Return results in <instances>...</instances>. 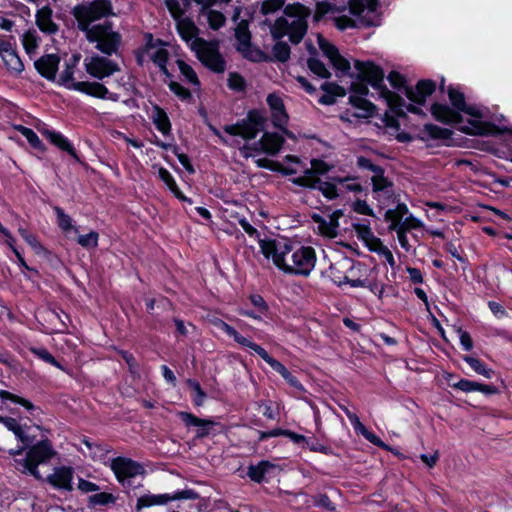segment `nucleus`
I'll return each mask as SVG.
<instances>
[{
	"label": "nucleus",
	"instance_id": "54",
	"mask_svg": "<svg viewBox=\"0 0 512 512\" xmlns=\"http://www.w3.org/2000/svg\"><path fill=\"white\" fill-rule=\"evenodd\" d=\"M22 135L26 138L27 142L34 150L44 153L46 151V146L42 142V140L38 137V135L31 128H23Z\"/></svg>",
	"mask_w": 512,
	"mask_h": 512
},
{
	"label": "nucleus",
	"instance_id": "9",
	"mask_svg": "<svg viewBox=\"0 0 512 512\" xmlns=\"http://www.w3.org/2000/svg\"><path fill=\"white\" fill-rule=\"evenodd\" d=\"M199 498L198 492L193 489L178 490L173 494H145L137 499L136 509L142 510L157 505H165L168 502L176 500H196Z\"/></svg>",
	"mask_w": 512,
	"mask_h": 512
},
{
	"label": "nucleus",
	"instance_id": "20",
	"mask_svg": "<svg viewBox=\"0 0 512 512\" xmlns=\"http://www.w3.org/2000/svg\"><path fill=\"white\" fill-rule=\"evenodd\" d=\"M177 416L186 427H198L196 432L198 439L207 437L210 434V429L216 425L214 420L199 418L191 412L179 411Z\"/></svg>",
	"mask_w": 512,
	"mask_h": 512
},
{
	"label": "nucleus",
	"instance_id": "31",
	"mask_svg": "<svg viewBox=\"0 0 512 512\" xmlns=\"http://www.w3.org/2000/svg\"><path fill=\"white\" fill-rule=\"evenodd\" d=\"M151 118L159 132L165 136L171 134L172 125L166 111L162 107L154 105Z\"/></svg>",
	"mask_w": 512,
	"mask_h": 512
},
{
	"label": "nucleus",
	"instance_id": "14",
	"mask_svg": "<svg viewBox=\"0 0 512 512\" xmlns=\"http://www.w3.org/2000/svg\"><path fill=\"white\" fill-rule=\"evenodd\" d=\"M455 377V374L447 373L445 379L451 388L462 391L464 393L480 392L485 396H492L500 393L499 389L493 384H485L465 378H461L457 382L450 383V378Z\"/></svg>",
	"mask_w": 512,
	"mask_h": 512
},
{
	"label": "nucleus",
	"instance_id": "63",
	"mask_svg": "<svg viewBox=\"0 0 512 512\" xmlns=\"http://www.w3.org/2000/svg\"><path fill=\"white\" fill-rule=\"evenodd\" d=\"M367 223H353L352 227L356 233L357 238L362 242H367V240L374 234L370 227V223L366 220Z\"/></svg>",
	"mask_w": 512,
	"mask_h": 512
},
{
	"label": "nucleus",
	"instance_id": "28",
	"mask_svg": "<svg viewBox=\"0 0 512 512\" xmlns=\"http://www.w3.org/2000/svg\"><path fill=\"white\" fill-rule=\"evenodd\" d=\"M9 46V42L2 40V62L13 75H19L24 70V64Z\"/></svg>",
	"mask_w": 512,
	"mask_h": 512
},
{
	"label": "nucleus",
	"instance_id": "64",
	"mask_svg": "<svg viewBox=\"0 0 512 512\" xmlns=\"http://www.w3.org/2000/svg\"><path fill=\"white\" fill-rule=\"evenodd\" d=\"M307 11V8L305 5L296 2L293 4H288L284 6L283 12L287 17L291 18H303L304 13Z\"/></svg>",
	"mask_w": 512,
	"mask_h": 512
},
{
	"label": "nucleus",
	"instance_id": "50",
	"mask_svg": "<svg viewBox=\"0 0 512 512\" xmlns=\"http://www.w3.org/2000/svg\"><path fill=\"white\" fill-rule=\"evenodd\" d=\"M186 383L187 386L194 392V395L192 397V402L194 406H202L207 395L205 391L202 389L200 383L196 379L191 378H189Z\"/></svg>",
	"mask_w": 512,
	"mask_h": 512
},
{
	"label": "nucleus",
	"instance_id": "53",
	"mask_svg": "<svg viewBox=\"0 0 512 512\" xmlns=\"http://www.w3.org/2000/svg\"><path fill=\"white\" fill-rule=\"evenodd\" d=\"M315 190L320 191L322 195L329 201L335 200L339 197L338 188L333 182L323 181L320 179V182L317 184Z\"/></svg>",
	"mask_w": 512,
	"mask_h": 512
},
{
	"label": "nucleus",
	"instance_id": "51",
	"mask_svg": "<svg viewBox=\"0 0 512 512\" xmlns=\"http://www.w3.org/2000/svg\"><path fill=\"white\" fill-rule=\"evenodd\" d=\"M115 502L116 497L108 492L96 493L88 498L89 507H95L97 505L107 506L109 504H114Z\"/></svg>",
	"mask_w": 512,
	"mask_h": 512
},
{
	"label": "nucleus",
	"instance_id": "32",
	"mask_svg": "<svg viewBox=\"0 0 512 512\" xmlns=\"http://www.w3.org/2000/svg\"><path fill=\"white\" fill-rule=\"evenodd\" d=\"M347 10L346 4L336 5L329 1H319L316 3L315 12L313 15V21L320 22L325 15L329 13H343Z\"/></svg>",
	"mask_w": 512,
	"mask_h": 512
},
{
	"label": "nucleus",
	"instance_id": "44",
	"mask_svg": "<svg viewBox=\"0 0 512 512\" xmlns=\"http://www.w3.org/2000/svg\"><path fill=\"white\" fill-rule=\"evenodd\" d=\"M308 69L322 79L331 78L330 71L326 68L325 64L317 57H309L307 59Z\"/></svg>",
	"mask_w": 512,
	"mask_h": 512
},
{
	"label": "nucleus",
	"instance_id": "7",
	"mask_svg": "<svg viewBox=\"0 0 512 512\" xmlns=\"http://www.w3.org/2000/svg\"><path fill=\"white\" fill-rule=\"evenodd\" d=\"M357 270L361 275L355 279L344 276L342 280L334 279V283L341 287L344 284H348L353 288H367L370 292L375 294L379 299H382L384 294V285L379 284L376 280H369L370 269L368 266L360 261L353 262L350 267V272L354 273Z\"/></svg>",
	"mask_w": 512,
	"mask_h": 512
},
{
	"label": "nucleus",
	"instance_id": "12",
	"mask_svg": "<svg viewBox=\"0 0 512 512\" xmlns=\"http://www.w3.org/2000/svg\"><path fill=\"white\" fill-rule=\"evenodd\" d=\"M2 425L5 426V428L11 432L18 441L17 450H13L12 448H2V451L6 450L11 455L19 454L33 443V439L27 433V429H29V427L26 425L23 426L18 419L10 416H2Z\"/></svg>",
	"mask_w": 512,
	"mask_h": 512
},
{
	"label": "nucleus",
	"instance_id": "3",
	"mask_svg": "<svg viewBox=\"0 0 512 512\" xmlns=\"http://www.w3.org/2000/svg\"><path fill=\"white\" fill-rule=\"evenodd\" d=\"M214 325L227 334L229 337H232L236 343L243 347L250 348L253 350L259 357H261L275 372L279 373L282 378L293 388L302 392L305 391L303 384L299 381V379L294 376L288 368L282 364L280 361L272 357L262 346L255 343L251 339L244 337L240 334L233 326L228 324L222 319H217L214 322Z\"/></svg>",
	"mask_w": 512,
	"mask_h": 512
},
{
	"label": "nucleus",
	"instance_id": "22",
	"mask_svg": "<svg viewBox=\"0 0 512 512\" xmlns=\"http://www.w3.org/2000/svg\"><path fill=\"white\" fill-rule=\"evenodd\" d=\"M41 133L52 145L57 147L59 150L66 152L76 162H78L80 164L83 163L82 159L78 155L73 144L61 132L55 131V130L44 129Z\"/></svg>",
	"mask_w": 512,
	"mask_h": 512
},
{
	"label": "nucleus",
	"instance_id": "61",
	"mask_svg": "<svg viewBox=\"0 0 512 512\" xmlns=\"http://www.w3.org/2000/svg\"><path fill=\"white\" fill-rule=\"evenodd\" d=\"M318 45L323 54L331 61L336 55H338V48L326 40L321 34L318 35Z\"/></svg>",
	"mask_w": 512,
	"mask_h": 512
},
{
	"label": "nucleus",
	"instance_id": "37",
	"mask_svg": "<svg viewBox=\"0 0 512 512\" xmlns=\"http://www.w3.org/2000/svg\"><path fill=\"white\" fill-rule=\"evenodd\" d=\"M81 59L79 53L73 54L71 58L65 63V68L60 74L59 84L68 88V86L74 81V72L77 64Z\"/></svg>",
	"mask_w": 512,
	"mask_h": 512
},
{
	"label": "nucleus",
	"instance_id": "24",
	"mask_svg": "<svg viewBox=\"0 0 512 512\" xmlns=\"http://www.w3.org/2000/svg\"><path fill=\"white\" fill-rule=\"evenodd\" d=\"M421 134L419 139L422 141L442 140L445 146L453 145L452 136L454 133L451 129L443 128L433 123H426L423 125Z\"/></svg>",
	"mask_w": 512,
	"mask_h": 512
},
{
	"label": "nucleus",
	"instance_id": "33",
	"mask_svg": "<svg viewBox=\"0 0 512 512\" xmlns=\"http://www.w3.org/2000/svg\"><path fill=\"white\" fill-rule=\"evenodd\" d=\"M308 24L304 18L293 20L288 27V36L292 44H299L307 33Z\"/></svg>",
	"mask_w": 512,
	"mask_h": 512
},
{
	"label": "nucleus",
	"instance_id": "34",
	"mask_svg": "<svg viewBox=\"0 0 512 512\" xmlns=\"http://www.w3.org/2000/svg\"><path fill=\"white\" fill-rule=\"evenodd\" d=\"M273 468H275V465L270 461L262 460L258 464L248 467L247 476L252 481L260 484L265 481V475Z\"/></svg>",
	"mask_w": 512,
	"mask_h": 512
},
{
	"label": "nucleus",
	"instance_id": "17",
	"mask_svg": "<svg viewBox=\"0 0 512 512\" xmlns=\"http://www.w3.org/2000/svg\"><path fill=\"white\" fill-rule=\"evenodd\" d=\"M436 91V82L431 79H421L414 87L405 89V96L414 104L425 105L426 100Z\"/></svg>",
	"mask_w": 512,
	"mask_h": 512
},
{
	"label": "nucleus",
	"instance_id": "27",
	"mask_svg": "<svg viewBox=\"0 0 512 512\" xmlns=\"http://www.w3.org/2000/svg\"><path fill=\"white\" fill-rule=\"evenodd\" d=\"M379 96L386 101L387 106L393 114L401 118L407 117V114L404 111L405 100L397 92L391 91L387 87H383L382 92H379Z\"/></svg>",
	"mask_w": 512,
	"mask_h": 512
},
{
	"label": "nucleus",
	"instance_id": "60",
	"mask_svg": "<svg viewBox=\"0 0 512 512\" xmlns=\"http://www.w3.org/2000/svg\"><path fill=\"white\" fill-rule=\"evenodd\" d=\"M170 151H172V153L177 157L181 165L189 174H194L196 172L190 157L187 154L180 152L178 145L174 144Z\"/></svg>",
	"mask_w": 512,
	"mask_h": 512
},
{
	"label": "nucleus",
	"instance_id": "42",
	"mask_svg": "<svg viewBox=\"0 0 512 512\" xmlns=\"http://www.w3.org/2000/svg\"><path fill=\"white\" fill-rule=\"evenodd\" d=\"M291 48L285 41H276L272 47V55L274 61L286 63L290 59Z\"/></svg>",
	"mask_w": 512,
	"mask_h": 512
},
{
	"label": "nucleus",
	"instance_id": "6",
	"mask_svg": "<svg viewBox=\"0 0 512 512\" xmlns=\"http://www.w3.org/2000/svg\"><path fill=\"white\" fill-rule=\"evenodd\" d=\"M200 62L214 73L221 74L226 70V61L221 55L216 43L208 42L203 38H196L192 45Z\"/></svg>",
	"mask_w": 512,
	"mask_h": 512
},
{
	"label": "nucleus",
	"instance_id": "4",
	"mask_svg": "<svg viewBox=\"0 0 512 512\" xmlns=\"http://www.w3.org/2000/svg\"><path fill=\"white\" fill-rule=\"evenodd\" d=\"M27 448L25 458L15 460L16 469L28 473L37 480H42L38 465L50 461L56 455L52 443L49 439H43L36 444L31 443Z\"/></svg>",
	"mask_w": 512,
	"mask_h": 512
},
{
	"label": "nucleus",
	"instance_id": "36",
	"mask_svg": "<svg viewBox=\"0 0 512 512\" xmlns=\"http://www.w3.org/2000/svg\"><path fill=\"white\" fill-rule=\"evenodd\" d=\"M176 30L181 39L186 42L195 38L199 32L195 23L188 17L177 21Z\"/></svg>",
	"mask_w": 512,
	"mask_h": 512
},
{
	"label": "nucleus",
	"instance_id": "25",
	"mask_svg": "<svg viewBox=\"0 0 512 512\" xmlns=\"http://www.w3.org/2000/svg\"><path fill=\"white\" fill-rule=\"evenodd\" d=\"M35 22L39 30L47 35H55L59 26L53 21V10L49 5L38 9L35 15Z\"/></svg>",
	"mask_w": 512,
	"mask_h": 512
},
{
	"label": "nucleus",
	"instance_id": "21",
	"mask_svg": "<svg viewBox=\"0 0 512 512\" xmlns=\"http://www.w3.org/2000/svg\"><path fill=\"white\" fill-rule=\"evenodd\" d=\"M60 60L58 54H44L34 62V67L43 78L53 82L56 79Z\"/></svg>",
	"mask_w": 512,
	"mask_h": 512
},
{
	"label": "nucleus",
	"instance_id": "56",
	"mask_svg": "<svg viewBox=\"0 0 512 512\" xmlns=\"http://www.w3.org/2000/svg\"><path fill=\"white\" fill-rule=\"evenodd\" d=\"M372 191L374 193L380 192H388L389 189H392L394 184L393 181L390 180L385 175L381 176H372L371 177Z\"/></svg>",
	"mask_w": 512,
	"mask_h": 512
},
{
	"label": "nucleus",
	"instance_id": "45",
	"mask_svg": "<svg viewBox=\"0 0 512 512\" xmlns=\"http://www.w3.org/2000/svg\"><path fill=\"white\" fill-rule=\"evenodd\" d=\"M227 86L230 90L238 93H244L247 90L246 79L238 72L229 73Z\"/></svg>",
	"mask_w": 512,
	"mask_h": 512
},
{
	"label": "nucleus",
	"instance_id": "5",
	"mask_svg": "<svg viewBox=\"0 0 512 512\" xmlns=\"http://www.w3.org/2000/svg\"><path fill=\"white\" fill-rule=\"evenodd\" d=\"M266 117L259 109H251L245 118L235 124L225 125L223 130L230 136H240L250 141L256 138L259 132L263 131L266 124Z\"/></svg>",
	"mask_w": 512,
	"mask_h": 512
},
{
	"label": "nucleus",
	"instance_id": "23",
	"mask_svg": "<svg viewBox=\"0 0 512 512\" xmlns=\"http://www.w3.org/2000/svg\"><path fill=\"white\" fill-rule=\"evenodd\" d=\"M6 408L12 415H15L21 418V409L23 408L25 411L34 410L35 406L33 403L20 397L16 394H13L9 391L2 390V410Z\"/></svg>",
	"mask_w": 512,
	"mask_h": 512
},
{
	"label": "nucleus",
	"instance_id": "30",
	"mask_svg": "<svg viewBox=\"0 0 512 512\" xmlns=\"http://www.w3.org/2000/svg\"><path fill=\"white\" fill-rule=\"evenodd\" d=\"M349 103L356 109L360 110L361 113L354 114L357 118H370L373 117L377 111V107L371 101L365 97L360 96H349Z\"/></svg>",
	"mask_w": 512,
	"mask_h": 512
},
{
	"label": "nucleus",
	"instance_id": "59",
	"mask_svg": "<svg viewBox=\"0 0 512 512\" xmlns=\"http://www.w3.org/2000/svg\"><path fill=\"white\" fill-rule=\"evenodd\" d=\"M54 212L57 217V224L63 231L68 232L73 229L72 218L61 207L55 206Z\"/></svg>",
	"mask_w": 512,
	"mask_h": 512
},
{
	"label": "nucleus",
	"instance_id": "62",
	"mask_svg": "<svg viewBox=\"0 0 512 512\" xmlns=\"http://www.w3.org/2000/svg\"><path fill=\"white\" fill-rule=\"evenodd\" d=\"M99 234L96 231H90L88 234L79 235L77 243L83 248L90 249L98 246Z\"/></svg>",
	"mask_w": 512,
	"mask_h": 512
},
{
	"label": "nucleus",
	"instance_id": "26",
	"mask_svg": "<svg viewBox=\"0 0 512 512\" xmlns=\"http://www.w3.org/2000/svg\"><path fill=\"white\" fill-rule=\"evenodd\" d=\"M284 142L282 135L276 132H264L256 145H259L260 150L264 153L275 156L281 150Z\"/></svg>",
	"mask_w": 512,
	"mask_h": 512
},
{
	"label": "nucleus",
	"instance_id": "43",
	"mask_svg": "<svg viewBox=\"0 0 512 512\" xmlns=\"http://www.w3.org/2000/svg\"><path fill=\"white\" fill-rule=\"evenodd\" d=\"M30 352L38 359L64 371V366L44 347H31Z\"/></svg>",
	"mask_w": 512,
	"mask_h": 512
},
{
	"label": "nucleus",
	"instance_id": "16",
	"mask_svg": "<svg viewBox=\"0 0 512 512\" xmlns=\"http://www.w3.org/2000/svg\"><path fill=\"white\" fill-rule=\"evenodd\" d=\"M85 68L90 76L98 80H103L120 70L116 62L98 55L92 57L91 60L85 64Z\"/></svg>",
	"mask_w": 512,
	"mask_h": 512
},
{
	"label": "nucleus",
	"instance_id": "35",
	"mask_svg": "<svg viewBox=\"0 0 512 512\" xmlns=\"http://www.w3.org/2000/svg\"><path fill=\"white\" fill-rule=\"evenodd\" d=\"M320 177L314 172L313 166L304 170V175L291 179V182L299 187L314 190L320 182Z\"/></svg>",
	"mask_w": 512,
	"mask_h": 512
},
{
	"label": "nucleus",
	"instance_id": "48",
	"mask_svg": "<svg viewBox=\"0 0 512 512\" xmlns=\"http://www.w3.org/2000/svg\"><path fill=\"white\" fill-rule=\"evenodd\" d=\"M356 165L359 169L371 171L373 176L385 175V169L382 166L374 164L371 159L363 155L357 157Z\"/></svg>",
	"mask_w": 512,
	"mask_h": 512
},
{
	"label": "nucleus",
	"instance_id": "2",
	"mask_svg": "<svg viewBox=\"0 0 512 512\" xmlns=\"http://www.w3.org/2000/svg\"><path fill=\"white\" fill-rule=\"evenodd\" d=\"M259 246L266 259L272 258L273 264L285 274L308 277L316 264V252L311 246H301L291 255L292 264L285 260V252H278L274 239L260 240Z\"/></svg>",
	"mask_w": 512,
	"mask_h": 512
},
{
	"label": "nucleus",
	"instance_id": "18",
	"mask_svg": "<svg viewBox=\"0 0 512 512\" xmlns=\"http://www.w3.org/2000/svg\"><path fill=\"white\" fill-rule=\"evenodd\" d=\"M430 113L434 120L444 125H459L463 122V116L447 104L434 102L430 107Z\"/></svg>",
	"mask_w": 512,
	"mask_h": 512
},
{
	"label": "nucleus",
	"instance_id": "19",
	"mask_svg": "<svg viewBox=\"0 0 512 512\" xmlns=\"http://www.w3.org/2000/svg\"><path fill=\"white\" fill-rule=\"evenodd\" d=\"M74 476V470L70 466L55 467L54 472L49 474L45 481L52 487L59 490L72 491L73 485L72 480Z\"/></svg>",
	"mask_w": 512,
	"mask_h": 512
},
{
	"label": "nucleus",
	"instance_id": "13",
	"mask_svg": "<svg viewBox=\"0 0 512 512\" xmlns=\"http://www.w3.org/2000/svg\"><path fill=\"white\" fill-rule=\"evenodd\" d=\"M68 89L78 91L80 93H83L85 95L102 99V100H110L113 102H117L119 100V94L110 92L108 88L97 81H78V82H72Z\"/></svg>",
	"mask_w": 512,
	"mask_h": 512
},
{
	"label": "nucleus",
	"instance_id": "8",
	"mask_svg": "<svg viewBox=\"0 0 512 512\" xmlns=\"http://www.w3.org/2000/svg\"><path fill=\"white\" fill-rule=\"evenodd\" d=\"M110 469L119 484L123 487L131 486V479L138 475H145L146 471L143 465L131 458L124 456H117L110 462Z\"/></svg>",
	"mask_w": 512,
	"mask_h": 512
},
{
	"label": "nucleus",
	"instance_id": "57",
	"mask_svg": "<svg viewBox=\"0 0 512 512\" xmlns=\"http://www.w3.org/2000/svg\"><path fill=\"white\" fill-rule=\"evenodd\" d=\"M115 351L127 364L129 373L133 376L138 375L139 363L135 356L127 350L115 348Z\"/></svg>",
	"mask_w": 512,
	"mask_h": 512
},
{
	"label": "nucleus",
	"instance_id": "47",
	"mask_svg": "<svg viewBox=\"0 0 512 512\" xmlns=\"http://www.w3.org/2000/svg\"><path fill=\"white\" fill-rule=\"evenodd\" d=\"M448 98L451 104V107L454 108L456 111H459L461 114L462 108L465 106L466 97L465 94L460 91L457 88H454L453 86H450L448 88Z\"/></svg>",
	"mask_w": 512,
	"mask_h": 512
},
{
	"label": "nucleus",
	"instance_id": "29",
	"mask_svg": "<svg viewBox=\"0 0 512 512\" xmlns=\"http://www.w3.org/2000/svg\"><path fill=\"white\" fill-rule=\"evenodd\" d=\"M347 9H349L350 14L358 17V22L361 26L365 28L378 26L379 23L375 22L372 16L366 14L363 15L365 11V4L363 0H348Z\"/></svg>",
	"mask_w": 512,
	"mask_h": 512
},
{
	"label": "nucleus",
	"instance_id": "55",
	"mask_svg": "<svg viewBox=\"0 0 512 512\" xmlns=\"http://www.w3.org/2000/svg\"><path fill=\"white\" fill-rule=\"evenodd\" d=\"M387 80L390 85L397 91L403 92L405 94V89L410 86L407 84L406 77L398 71L392 70L388 76Z\"/></svg>",
	"mask_w": 512,
	"mask_h": 512
},
{
	"label": "nucleus",
	"instance_id": "38",
	"mask_svg": "<svg viewBox=\"0 0 512 512\" xmlns=\"http://www.w3.org/2000/svg\"><path fill=\"white\" fill-rule=\"evenodd\" d=\"M20 236L25 240V242L32 248V250L37 255L49 256L51 255V251L48 250L38 239L36 234L29 232L26 229H19Z\"/></svg>",
	"mask_w": 512,
	"mask_h": 512
},
{
	"label": "nucleus",
	"instance_id": "49",
	"mask_svg": "<svg viewBox=\"0 0 512 512\" xmlns=\"http://www.w3.org/2000/svg\"><path fill=\"white\" fill-rule=\"evenodd\" d=\"M344 215L342 209L333 211L329 216V221H326V231H323V235L329 237H336L337 228L339 227V219Z\"/></svg>",
	"mask_w": 512,
	"mask_h": 512
},
{
	"label": "nucleus",
	"instance_id": "15",
	"mask_svg": "<svg viewBox=\"0 0 512 512\" xmlns=\"http://www.w3.org/2000/svg\"><path fill=\"white\" fill-rule=\"evenodd\" d=\"M266 102L271 111L273 126L289 135V131L286 128L289 115L286 111L283 99L276 93H270L266 98Z\"/></svg>",
	"mask_w": 512,
	"mask_h": 512
},
{
	"label": "nucleus",
	"instance_id": "41",
	"mask_svg": "<svg viewBox=\"0 0 512 512\" xmlns=\"http://www.w3.org/2000/svg\"><path fill=\"white\" fill-rule=\"evenodd\" d=\"M176 64L180 70L181 75L185 78V80L190 83L191 85L200 88L201 82L198 78L197 73L193 69V67L189 64H187L182 59H177Z\"/></svg>",
	"mask_w": 512,
	"mask_h": 512
},
{
	"label": "nucleus",
	"instance_id": "58",
	"mask_svg": "<svg viewBox=\"0 0 512 512\" xmlns=\"http://www.w3.org/2000/svg\"><path fill=\"white\" fill-rule=\"evenodd\" d=\"M169 90L177 96L181 101H191L192 100V93L191 91L182 86L180 83L170 80L167 83Z\"/></svg>",
	"mask_w": 512,
	"mask_h": 512
},
{
	"label": "nucleus",
	"instance_id": "52",
	"mask_svg": "<svg viewBox=\"0 0 512 512\" xmlns=\"http://www.w3.org/2000/svg\"><path fill=\"white\" fill-rule=\"evenodd\" d=\"M207 17L210 29L217 31L222 28L226 23L225 15L218 10H209L204 14Z\"/></svg>",
	"mask_w": 512,
	"mask_h": 512
},
{
	"label": "nucleus",
	"instance_id": "39",
	"mask_svg": "<svg viewBox=\"0 0 512 512\" xmlns=\"http://www.w3.org/2000/svg\"><path fill=\"white\" fill-rule=\"evenodd\" d=\"M462 360L466 362L477 374L484 376L487 379H491L495 375V371L479 358L463 355Z\"/></svg>",
	"mask_w": 512,
	"mask_h": 512
},
{
	"label": "nucleus",
	"instance_id": "10",
	"mask_svg": "<svg viewBox=\"0 0 512 512\" xmlns=\"http://www.w3.org/2000/svg\"><path fill=\"white\" fill-rule=\"evenodd\" d=\"M461 132L472 136H498L512 135V127L499 126L489 121L481 119H468L467 124L458 128Z\"/></svg>",
	"mask_w": 512,
	"mask_h": 512
},
{
	"label": "nucleus",
	"instance_id": "1",
	"mask_svg": "<svg viewBox=\"0 0 512 512\" xmlns=\"http://www.w3.org/2000/svg\"><path fill=\"white\" fill-rule=\"evenodd\" d=\"M72 16L79 31L85 33L89 43H96L95 48L107 56L116 54L122 44V36L113 30V23L105 20L101 24L92 23L115 16L111 0L85 1L74 6Z\"/></svg>",
	"mask_w": 512,
	"mask_h": 512
},
{
	"label": "nucleus",
	"instance_id": "40",
	"mask_svg": "<svg viewBox=\"0 0 512 512\" xmlns=\"http://www.w3.org/2000/svg\"><path fill=\"white\" fill-rule=\"evenodd\" d=\"M302 448L309 449L311 452L322 453L327 456L337 455L331 446H327L321 443L314 434L312 436H305V441Z\"/></svg>",
	"mask_w": 512,
	"mask_h": 512
},
{
	"label": "nucleus",
	"instance_id": "46",
	"mask_svg": "<svg viewBox=\"0 0 512 512\" xmlns=\"http://www.w3.org/2000/svg\"><path fill=\"white\" fill-rule=\"evenodd\" d=\"M244 58L253 63H271L273 62V58L264 52L258 46H252L247 53H244Z\"/></svg>",
	"mask_w": 512,
	"mask_h": 512
},
{
	"label": "nucleus",
	"instance_id": "11",
	"mask_svg": "<svg viewBox=\"0 0 512 512\" xmlns=\"http://www.w3.org/2000/svg\"><path fill=\"white\" fill-rule=\"evenodd\" d=\"M355 68L357 70V79L364 81L372 86L375 90L382 92L384 84L385 73L381 66L375 64L373 61H355Z\"/></svg>",
	"mask_w": 512,
	"mask_h": 512
}]
</instances>
